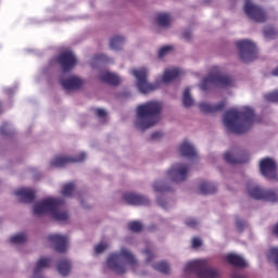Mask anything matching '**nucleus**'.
<instances>
[{
    "label": "nucleus",
    "instance_id": "nucleus-1",
    "mask_svg": "<svg viewBox=\"0 0 278 278\" xmlns=\"http://www.w3.org/2000/svg\"><path fill=\"white\" fill-rule=\"evenodd\" d=\"M256 121L255 111L250 106H244L241 111L230 109L224 114L225 127L237 136L247 134L255 125Z\"/></svg>",
    "mask_w": 278,
    "mask_h": 278
},
{
    "label": "nucleus",
    "instance_id": "nucleus-2",
    "mask_svg": "<svg viewBox=\"0 0 278 278\" xmlns=\"http://www.w3.org/2000/svg\"><path fill=\"white\" fill-rule=\"evenodd\" d=\"M33 213L35 216L49 214V216L59 223H64L68 219V212L64 210V200L62 199L47 198L35 204Z\"/></svg>",
    "mask_w": 278,
    "mask_h": 278
},
{
    "label": "nucleus",
    "instance_id": "nucleus-3",
    "mask_svg": "<svg viewBox=\"0 0 278 278\" xmlns=\"http://www.w3.org/2000/svg\"><path fill=\"white\" fill-rule=\"evenodd\" d=\"M162 114V104L157 101H149L137 106L136 127L141 131L153 127Z\"/></svg>",
    "mask_w": 278,
    "mask_h": 278
},
{
    "label": "nucleus",
    "instance_id": "nucleus-4",
    "mask_svg": "<svg viewBox=\"0 0 278 278\" xmlns=\"http://www.w3.org/2000/svg\"><path fill=\"white\" fill-rule=\"evenodd\" d=\"M123 260L131 266L132 270H136V266H138V261H136V256L129 252L127 249H122L119 254H111L106 261L108 266L116 273L117 275H125L126 268Z\"/></svg>",
    "mask_w": 278,
    "mask_h": 278
},
{
    "label": "nucleus",
    "instance_id": "nucleus-5",
    "mask_svg": "<svg viewBox=\"0 0 278 278\" xmlns=\"http://www.w3.org/2000/svg\"><path fill=\"white\" fill-rule=\"evenodd\" d=\"M210 86H219L220 88H231L233 78L229 75H223L220 67L214 66L206 78L202 81V90H207Z\"/></svg>",
    "mask_w": 278,
    "mask_h": 278
},
{
    "label": "nucleus",
    "instance_id": "nucleus-6",
    "mask_svg": "<svg viewBox=\"0 0 278 278\" xmlns=\"http://www.w3.org/2000/svg\"><path fill=\"white\" fill-rule=\"evenodd\" d=\"M185 273H194L199 278H220L218 270L210 268L206 260H195L186 264Z\"/></svg>",
    "mask_w": 278,
    "mask_h": 278
},
{
    "label": "nucleus",
    "instance_id": "nucleus-7",
    "mask_svg": "<svg viewBox=\"0 0 278 278\" xmlns=\"http://www.w3.org/2000/svg\"><path fill=\"white\" fill-rule=\"evenodd\" d=\"M248 194L256 201H268L269 203L278 202V191L273 189H262L260 186L249 182L247 185Z\"/></svg>",
    "mask_w": 278,
    "mask_h": 278
},
{
    "label": "nucleus",
    "instance_id": "nucleus-8",
    "mask_svg": "<svg viewBox=\"0 0 278 278\" xmlns=\"http://www.w3.org/2000/svg\"><path fill=\"white\" fill-rule=\"evenodd\" d=\"M237 49L239 51V56L241 62L244 64H249V62H253V60L257 59V47L253 41L249 39H243L237 41Z\"/></svg>",
    "mask_w": 278,
    "mask_h": 278
},
{
    "label": "nucleus",
    "instance_id": "nucleus-9",
    "mask_svg": "<svg viewBox=\"0 0 278 278\" xmlns=\"http://www.w3.org/2000/svg\"><path fill=\"white\" fill-rule=\"evenodd\" d=\"M131 75L136 77L137 88L142 94H149V92L157 90V84H150L149 80H147V77H149V71L146 67L132 70Z\"/></svg>",
    "mask_w": 278,
    "mask_h": 278
},
{
    "label": "nucleus",
    "instance_id": "nucleus-10",
    "mask_svg": "<svg viewBox=\"0 0 278 278\" xmlns=\"http://www.w3.org/2000/svg\"><path fill=\"white\" fill-rule=\"evenodd\" d=\"M261 174L270 181H278L277 162L270 157L262 159L260 162Z\"/></svg>",
    "mask_w": 278,
    "mask_h": 278
},
{
    "label": "nucleus",
    "instance_id": "nucleus-11",
    "mask_svg": "<svg viewBox=\"0 0 278 278\" xmlns=\"http://www.w3.org/2000/svg\"><path fill=\"white\" fill-rule=\"evenodd\" d=\"M244 12L255 23H265L266 18H268L264 9L253 4L251 0H245Z\"/></svg>",
    "mask_w": 278,
    "mask_h": 278
},
{
    "label": "nucleus",
    "instance_id": "nucleus-12",
    "mask_svg": "<svg viewBox=\"0 0 278 278\" xmlns=\"http://www.w3.org/2000/svg\"><path fill=\"white\" fill-rule=\"evenodd\" d=\"M188 173H190V167L186 164H175L167 172V177L170 181L179 184V181H186L188 179Z\"/></svg>",
    "mask_w": 278,
    "mask_h": 278
},
{
    "label": "nucleus",
    "instance_id": "nucleus-13",
    "mask_svg": "<svg viewBox=\"0 0 278 278\" xmlns=\"http://www.w3.org/2000/svg\"><path fill=\"white\" fill-rule=\"evenodd\" d=\"M86 160V153L80 152L76 156H64L58 155L55 156L50 165L55 166L56 168H64V166H68V164H79Z\"/></svg>",
    "mask_w": 278,
    "mask_h": 278
},
{
    "label": "nucleus",
    "instance_id": "nucleus-14",
    "mask_svg": "<svg viewBox=\"0 0 278 278\" xmlns=\"http://www.w3.org/2000/svg\"><path fill=\"white\" fill-rule=\"evenodd\" d=\"M56 62L63 73H71L77 66V56L71 51H65L58 56Z\"/></svg>",
    "mask_w": 278,
    "mask_h": 278
},
{
    "label": "nucleus",
    "instance_id": "nucleus-15",
    "mask_svg": "<svg viewBox=\"0 0 278 278\" xmlns=\"http://www.w3.org/2000/svg\"><path fill=\"white\" fill-rule=\"evenodd\" d=\"M48 240L54 244V249L58 253H66V249H68V237L62 235H50Z\"/></svg>",
    "mask_w": 278,
    "mask_h": 278
},
{
    "label": "nucleus",
    "instance_id": "nucleus-16",
    "mask_svg": "<svg viewBox=\"0 0 278 278\" xmlns=\"http://www.w3.org/2000/svg\"><path fill=\"white\" fill-rule=\"evenodd\" d=\"M123 199L128 205H150L149 198L137 193H124Z\"/></svg>",
    "mask_w": 278,
    "mask_h": 278
},
{
    "label": "nucleus",
    "instance_id": "nucleus-17",
    "mask_svg": "<svg viewBox=\"0 0 278 278\" xmlns=\"http://www.w3.org/2000/svg\"><path fill=\"white\" fill-rule=\"evenodd\" d=\"M224 160L228 164H247V162H249V154L247 152H240L238 154L226 152L224 154Z\"/></svg>",
    "mask_w": 278,
    "mask_h": 278
},
{
    "label": "nucleus",
    "instance_id": "nucleus-18",
    "mask_svg": "<svg viewBox=\"0 0 278 278\" xmlns=\"http://www.w3.org/2000/svg\"><path fill=\"white\" fill-rule=\"evenodd\" d=\"M226 105H227V101H222L217 104L202 102L200 103L199 108L201 112H203V114H216V112H223Z\"/></svg>",
    "mask_w": 278,
    "mask_h": 278
},
{
    "label": "nucleus",
    "instance_id": "nucleus-19",
    "mask_svg": "<svg viewBox=\"0 0 278 278\" xmlns=\"http://www.w3.org/2000/svg\"><path fill=\"white\" fill-rule=\"evenodd\" d=\"M15 197H18L22 203H33L36 200V191L29 188L17 189L14 192Z\"/></svg>",
    "mask_w": 278,
    "mask_h": 278
},
{
    "label": "nucleus",
    "instance_id": "nucleus-20",
    "mask_svg": "<svg viewBox=\"0 0 278 278\" xmlns=\"http://www.w3.org/2000/svg\"><path fill=\"white\" fill-rule=\"evenodd\" d=\"M61 85L63 86L64 90H79V88L84 86V79L77 76H71L67 79H62Z\"/></svg>",
    "mask_w": 278,
    "mask_h": 278
},
{
    "label": "nucleus",
    "instance_id": "nucleus-21",
    "mask_svg": "<svg viewBox=\"0 0 278 278\" xmlns=\"http://www.w3.org/2000/svg\"><path fill=\"white\" fill-rule=\"evenodd\" d=\"M100 80H102L103 84H109L110 86H118V84H121V77L110 72L101 73Z\"/></svg>",
    "mask_w": 278,
    "mask_h": 278
},
{
    "label": "nucleus",
    "instance_id": "nucleus-22",
    "mask_svg": "<svg viewBox=\"0 0 278 278\" xmlns=\"http://www.w3.org/2000/svg\"><path fill=\"white\" fill-rule=\"evenodd\" d=\"M179 152L182 155V157H197V150H194V147L190 144L188 141H184L180 144Z\"/></svg>",
    "mask_w": 278,
    "mask_h": 278
},
{
    "label": "nucleus",
    "instance_id": "nucleus-23",
    "mask_svg": "<svg viewBox=\"0 0 278 278\" xmlns=\"http://www.w3.org/2000/svg\"><path fill=\"white\" fill-rule=\"evenodd\" d=\"M50 264H51L50 258H45V257L39 258L34 269L33 278H42V268H49Z\"/></svg>",
    "mask_w": 278,
    "mask_h": 278
},
{
    "label": "nucleus",
    "instance_id": "nucleus-24",
    "mask_svg": "<svg viewBox=\"0 0 278 278\" xmlns=\"http://www.w3.org/2000/svg\"><path fill=\"white\" fill-rule=\"evenodd\" d=\"M228 264L235 266L236 268H247V261L238 254H228L226 256Z\"/></svg>",
    "mask_w": 278,
    "mask_h": 278
},
{
    "label": "nucleus",
    "instance_id": "nucleus-25",
    "mask_svg": "<svg viewBox=\"0 0 278 278\" xmlns=\"http://www.w3.org/2000/svg\"><path fill=\"white\" fill-rule=\"evenodd\" d=\"M179 75H181V70L179 68L174 67L170 70H166L163 74V83L168 84L170 81H174V79H177Z\"/></svg>",
    "mask_w": 278,
    "mask_h": 278
},
{
    "label": "nucleus",
    "instance_id": "nucleus-26",
    "mask_svg": "<svg viewBox=\"0 0 278 278\" xmlns=\"http://www.w3.org/2000/svg\"><path fill=\"white\" fill-rule=\"evenodd\" d=\"M71 261L68 260H61L58 264V271L60 273V275H62V277H68L70 273H71Z\"/></svg>",
    "mask_w": 278,
    "mask_h": 278
},
{
    "label": "nucleus",
    "instance_id": "nucleus-27",
    "mask_svg": "<svg viewBox=\"0 0 278 278\" xmlns=\"http://www.w3.org/2000/svg\"><path fill=\"white\" fill-rule=\"evenodd\" d=\"M159 27H170V14L168 13H159L155 18Z\"/></svg>",
    "mask_w": 278,
    "mask_h": 278
},
{
    "label": "nucleus",
    "instance_id": "nucleus-28",
    "mask_svg": "<svg viewBox=\"0 0 278 278\" xmlns=\"http://www.w3.org/2000/svg\"><path fill=\"white\" fill-rule=\"evenodd\" d=\"M201 194H214L217 188L212 184L203 180L199 187Z\"/></svg>",
    "mask_w": 278,
    "mask_h": 278
},
{
    "label": "nucleus",
    "instance_id": "nucleus-29",
    "mask_svg": "<svg viewBox=\"0 0 278 278\" xmlns=\"http://www.w3.org/2000/svg\"><path fill=\"white\" fill-rule=\"evenodd\" d=\"M123 45H125V38L121 36L113 37L110 41V47L114 51H118V49H122Z\"/></svg>",
    "mask_w": 278,
    "mask_h": 278
},
{
    "label": "nucleus",
    "instance_id": "nucleus-30",
    "mask_svg": "<svg viewBox=\"0 0 278 278\" xmlns=\"http://www.w3.org/2000/svg\"><path fill=\"white\" fill-rule=\"evenodd\" d=\"M182 104L185 108H191V105H194V100L192 99V96H190V88H187L184 91Z\"/></svg>",
    "mask_w": 278,
    "mask_h": 278
},
{
    "label": "nucleus",
    "instance_id": "nucleus-31",
    "mask_svg": "<svg viewBox=\"0 0 278 278\" xmlns=\"http://www.w3.org/2000/svg\"><path fill=\"white\" fill-rule=\"evenodd\" d=\"M153 268L159 270V273H163V275H168V273H170V265L166 262L156 263L153 265Z\"/></svg>",
    "mask_w": 278,
    "mask_h": 278
},
{
    "label": "nucleus",
    "instance_id": "nucleus-32",
    "mask_svg": "<svg viewBox=\"0 0 278 278\" xmlns=\"http://www.w3.org/2000/svg\"><path fill=\"white\" fill-rule=\"evenodd\" d=\"M11 244H25L27 242V235L25 233H17L10 238Z\"/></svg>",
    "mask_w": 278,
    "mask_h": 278
},
{
    "label": "nucleus",
    "instance_id": "nucleus-33",
    "mask_svg": "<svg viewBox=\"0 0 278 278\" xmlns=\"http://www.w3.org/2000/svg\"><path fill=\"white\" fill-rule=\"evenodd\" d=\"M73 192H75V182H68L63 186V189H62L63 197H73Z\"/></svg>",
    "mask_w": 278,
    "mask_h": 278
},
{
    "label": "nucleus",
    "instance_id": "nucleus-34",
    "mask_svg": "<svg viewBox=\"0 0 278 278\" xmlns=\"http://www.w3.org/2000/svg\"><path fill=\"white\" fill-rule=\"evenodd\" d=\"M264 36H265V38L275 39L278 37V31L273 26H266L264 28Z\"/></svg>",
    "mask_w": 278,
    "mask_h": 278
},
{
    "label": "nucleus",
    "instance_id": "nucleus-35",
    "mask_svg": "<svg viewBox=\"0 0 278 278\" xmlns=\"http://www.w3.org/2000/svg\"><path fill=\"white\" fill-rule=\"evenodd\" d=\"M153 188L155 192H168L170 190L163 181L154 182Z\"/></svg>",
    "mask_w": 278,
    "mask_h": 278
},
{
    "label": "nucleus",
    "instance_id": "nucleus-36",
    "mask_svg": "<svg viewBox=\"0 0 278 278\" xmlns=\"http://www.w3.org/2000/svg\"><path fill=\"white\" fill-rule=\"evenodd\" d=\"M128 229H130V231H134L135 233H139V231L142 230V223H140V222H130L128 224Z\"/></svg>",
    "mask_w": 278,
    "mask_h": 278
},
{
    "label": "nucleus",
    "instance_id": "nucleus-37",
    "mask_svg": "<svg viewBox=\"0 0 278 278\" xmlns=\"http://www.w3.org/2000/svg\"><path fill=\"white\" fill-rule=\"evenodd\" d=\"M265 101H268L269 103H278V91L267 93L265 96Z\"/></svg>",
    "mask_w": 278,
    "mask_h": 278
},
{
    "label": "nucleus",
    "instance_id": "nucleus-38",
    "mask_svg": "<svg viewBox=\"0 0 278 278\" xmlns=\"http://www.w3.org/2000/svg\"><path fill=\"white\" fill-rule=\"evenodd\" d=\"M169 51H173V46H165L160 49L159 58H164Z\"/></svg>",
    "mask_w": 278,
    "mask_h": 278
},
{
    "label": "nucleus",
    "instance_id": "nucleus-39",
    "mask_svg": "<svg viewBox=\"0 0 278 278\" xmlns=\"http://www.w3.org/2000/svg\"><path fill=\"white\" fill-rule=\"evenodd\" d=\"M143 253L146 254V262L149 263V262H152L153 258L155 257V254H153V252H151V249H146L143 251Z\"/></svg>",
    "mask_w": 278,
    "mask_h": 278
},
{
    "label": "nucleus",
    "instance_id": "nucleus-40",
    "mask_svg": "<svg viewBox=\"0 0 278 278\" xmlns=\"http://www.w3.org/2000/svg\"><path fill=\"white\" fill-rule=\"evenodd\" d=\"M106 249H108V243L101 242L98 245H96L94 252L98 253V254L103 253V251H105Z\"/></svg>",
    "mask_w": 278,
    "mask_h": 278
},
{
    "label": "nucleus",
    "instance_id": "nucleus-41",
    "mask_svg": "<svg viewBox=\"0 0 278 278\" xmlns=\"http://www.w3.org/2000/svg\"><path fill=\"white\" fill-rule=\"evenodd\" d=\"M202 244H203V241H201L200 238L194 237L192 239V247H193V249H199V247H202Z\"/></svg>",
    "mask_w": 278,
    "mask_h": 278
},
{
    "label": "nucleus",
    "instance_id": "nucleus-42",
    "mask_svg": "<svg viewBox=\"0 0 278 278\" xmlns=\"http://www.w3.org/2000/svg\"><path fill=\"white\" fill-rule=\"evenodd\" d=\"M96 114L98 118H105L108 116V112L103 109H97Z\"/></svg>",
    "mask_w": 278,
    "mask_h": 278
},
{
    "label": "nucleus",
    "instance_id": "nucleus-43",
    "mask_svg": "<svg viewBox=\"0 0 278 278\" xmlns=\"http://www.w3.org/2000/svg\"><path fill=\"white\" fill-rule=\"evenodd\" d=\"M186 225H187V227L194 228V227H197V225H199V222L194 218H189L186 220Z\"/></svg>",
    "mask_w": 278,
    "mask_h": 278
},
{
    "label": "nucleus",
    "instance_id": "nucleus-44",
    "mask_svg": "<svg viewBox=\"0 0 278 278\" xmlns=\"http://www.w3.org/2000/svg\"><path fill=\"white\" fill-rule=\"evenodd\" d=\"M245 225H247V224H245L244 220H242V219H237V220H236V226H237V229H238L239 231H243Z\"/></svg>",
    "mask_w": 278,
    "mask_h": 278
},
{
    "label": "nucleus",
    "instance_id": "nucleus-45",
    "mask_svg": "<svg viewBox=\"0 0 278 278\" xmlns=\"http://www.w3.org/2000/svg\"><path fill=\"white\" fill-rule=\"evenodd\" d=\"M162 132L161 131H156V132H153L151 135V140H160V138H162Z\"/></svg>",
    "mask_w": 278,
    "mask_h": 278
},
{
    "label": "nucleus",
    "instance_id": "nucleus-46",
    "mask_svg": "<svg viewBox=\"0 0 278 278\" xmlns=\"http://www.w3.org/2000/svg\"><path fill=\"white\" fill-rule=\"evenodd\" d=\"M182 36L185 40H190V38H192V31L186 30Z\"/></svg>",
    "mask_w": 278,
    "mask_h": 278
},
{
    "label": "nucleus",
    "instance_id": "nucleus-47",
    "mask_svg": "<svg viewBox=\"0 0 278 278\" xmlns=\"http://www.w3.org/2000/svg\"><path fill=\"white\" fill-rule=\"evenodd\" d=\"M157 204H159L161 207H166V202H165L164 199H162V198H159V199H157Z\"/></svg>",
    "mask_w": 278,
    "mask_h": 278
},
{
    "label": "nucleus",
    "instance_id": "nucleus-48",
    "mask_svg": "<svg viewBox=\"0 0 278 278\" xmlns=\"http://www.w3.org/2000/svg\"><path fill=\"white\" fill-rule=\"evenodd\" d=\"M231 278H247V276L238 274V273H232Z\"/></svg>",
    "mask_w": 278,
    "mask_h": 278
},
{
    "label": "nucleus",
    "instance_id": "nucleus-49",
    "mask_svg": "<svg viewBox=\"0 0 278 278\" xmlns=\"http://www.w3.org/2000/svg\"><path fill=\"white\" fill-rule=\"evenodd\" d=\"M274 236H278V223L273 228Z\"/></svg>",
    "mask_w": 278,
    "mask_h": 278
},
{
    "label": "nucleus",
    "instance_id": "nucleus-50",
    "mask_svg": "<svg viewBox=\"0 0 278 278\" xmlns=\"http://www.w3.org/2000/svg\"><path fill=\"white\" fill-rule=\"evenodd\" d=\"M104 58H105V55H103V54L96 55V60H99V61H103Z\"/></svg>",
    "mask_w": 278,
    "mask_h": 278
},
{
    "label": "nucleus",
    "instance_id": "nucleus-51",
    "mask_svg": "<svg viewBox=\"0 0 278 278\" xmlns=\"http://www.w3.org/2000/svg\"><path fill=\"white\" fill-rule=\"evenodd\" d=\"M271 75H273L274 77H278V67H276L275 70H273Z\"/></svg>",
    "mask_w": 278,
    "mask_h": 278
},
{
    "label": "nucleus",
    "instance_id": "nucleus-52",
    "mask_svg": "<svg viewBox=\"0 0 278 278\" xmlns=\"http://www.w3.org/2000/svg\"><path fill=\"white\" fill-rule=\"evenodd\" d=\"M80 203H81L83 207H87L86 205H84V201H81Z\"/></svg>",
    "mask_w": 278,
    "mask_h": 278
},
{
    "label": "nucleus",
    "instance_id": "nucleus-53",
    "mask_svg": "<svg viewBox=\"0 0 278 278\" xmlns=\"http://www.w3.org/2000/svg\"><path fill=\"white\" fill-rule=\"evenodd\" d=\"M1 132L3 134V128H1Z\"/></svg>",
    "mask_w": 278,
    "mask_h": 278
}]
</instances>
